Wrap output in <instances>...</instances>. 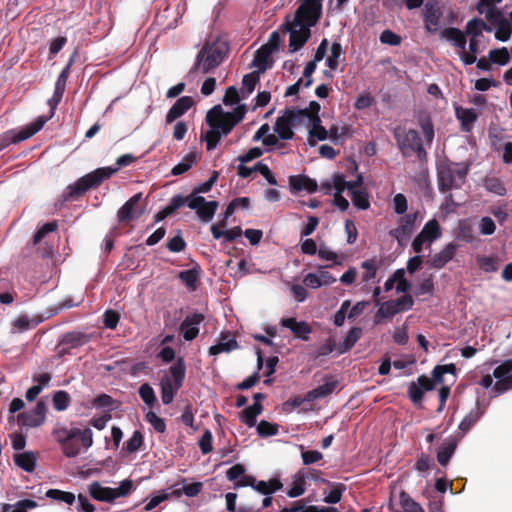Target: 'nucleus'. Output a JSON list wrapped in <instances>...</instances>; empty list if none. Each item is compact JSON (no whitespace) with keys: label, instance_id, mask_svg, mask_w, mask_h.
<instances>
[{"label":"nucleus","instance_id":"a18cd8bd","mask_svg":"<svg viewBox=\"0 0 512 512\" xmlns=\"http://www.w3.org/2000/svg\"><path fill=\"white\" fill-rule=\"evenodd\" d=\"M196 161L197 159L195 154L191 153L185 155L183 159L172 168L171 174L177 176L187 172L190 168H192Z\"/></svg>","mask_w":512,"mask_h":512},{"label":"nucleus","instance_id":"c9c22d12","mask_svg":"<svg viewBox=\"0 0 512 512\" xmlns=\"http://www.w3.org/2000/svg\"><path fill=\"white\" fill-rule=\"evenodd\" d=\"M238 347V343L230 336L223 337L218 343L209 348L210 355H218L220 353H228Z\"/></svg>","mask_w":512,"mask_h":512},{"label":"nucleus","instance_id":"dca6fc26","mask_svg":"<svg viewBox=\"0 0 512 512\" xmlns=\"http://www.w3.org/2000/svg\"><path fill=\"white\" fill-rule=\"evenodd\" d=\"M46 411L47 407L45 402L39 400L33 409L18 414L17 421L20 425L28 428L39 427L45 421Z\"/></svg>","mask_w":512,"mask_h":512},{"label":"nucleus","instance_id":"13d9d810","mask_svg":"<svg viewBox=\"0 0 512 512\" xmlns=\"http://www.w3.org/2000/svg\"><path fill=\"white\" fill-rule=\"evenodd\" d=\"M457 238L463 242L472 243L475 240V236L471 225L466 222L460 223Z\"/></svg>","mask_w":512,"mask_h":512},{"label":"nucleus","instance_id":"8fccbe9b","mask_svg":"<svg viewBox=\"0 0 512 512\" xmlns=\"http://www.w3.org/2000/svg\"><path fill=\"white\" fill-rule=\"evenodd\" d=\"M53 407L57 411H64L70 403V396L66 391L60 390L53 395Z\"/></svg>","mask_w":512,"mask_h":512},{"label":"nucleus","instance_id":"69168bd1","mask_svg":"<svg viewBox=\"0 0 512 512\" xmlns=\"http://www.w3.org/2000/svg\"><path fill=\"white\" fill-rule=\"evenodd\" d=\"M134 485L131 479H125L120 482L119 486L116 488H112L113 494L115 495V499L118 497H125L131 493Z\"/></svg>","mask_w":512,"mask_h":512},{"label":"nucleus","instance_id":"79ce46f5","mask_svg":"<svg viewBox=\"0 0 512 512\" xmlns=\"http://www.w3.org/2000/svg\"><path fill=\"white\" fill-rule=\"evenodd\" d=\"M380 263L376 258L365 260L361 263V268L365 270L362 275V281L369 283L375 279Z\"/></svg>","mask_w":512,"mask_h":512},{"label":"nucleus","instance_id":"9b49d317","mask_svg":"<svg viewBox=\"0 0 512 512\" xmlns=\"http://www.w3.org/2000/svg\"><path fill=\"white\" fill-rule=\"evenodd\" d=\"M48 118L45 116H39L32 123L20 130H9L0 135V152L8 147L10 144L20 143L40 131Z\"/></svg>","mask_w":512,"mask_h":512},{"label":"nucleus","instance_id":"473e14b6","mask_svg":"<svg viewBox=\"0 0 512 512\" xmlns=\"http://www.w3.org/2000/svg\"><path fill=\"white\" fill-rule=\"evenodd\" d=\"M14 463L26 472H33L36 466V457L31 451L18 453L14 456Z\"/></svg>","mask_w":512,"mask_h":512},{"label":"nucleus","instance_id":"c756f323","mask_svg":"<svg viewBox=\"0 0 512 512\" xmlns=\"http://www.w3.org/2000/svg\"><path fill=\"white\" fill-rule=\"evenodd\" d=\"M90 495L98 500L103 502H113L115 500L114 492L111 487H103L99 482H93L89 486Z\"/></svg>","mask_w":512,"mask_h":512},{"label":"nucleus","instance_id":"7c9ffc66","mask_svg":"<svg viewBox=\"0 0 512 512\" xmlns=\"http://www.w3.org/2000/svg\"><path fill=\"white\" fill-rule=\"evenodd\" d=\"M456 117L461 122V129L464 132H470L474 122L477 120V114L474 109L456 108Z\"/></svg>","mask_w":512,"mask_h":512},{"label":"nucleus","instance_id":"20e7f679","mask_svg":"<svg viewBox=\"0 0 512 512\" xmlns=\"http://www.w3.org/2000/svg\"><path fill=\"white\" fill-rule=\"evenodd\" d=\"M136 160L132 154H124L117 158L115 167H101L80 177L76 182L70 184L66 194L70 198H76L91 188L99 186L104 180L110 178L122 167L129 166Z\"/></svg>","mask_w":512,"mask_h":512},{"label":"nucleus","instance_id":"9d476101","mask_svg":"<svg viewBox=\"0 0 512 512\" xmlns=\"http://www.w3.org/2000/svg\"><path fill=\"white\" fill-rule=\"evenodd\" d=\"M394 138L404 157H409L412 153H416L419 160L426 158L427 153L423 147V142L418 131L397 127L394 129Z\"/></svg>","mask_w":512,"mask_h":512},{"label":"nucleus","instance_id":"6e6d98bb","mask_svg":"<svg viewBox=\"0 0 512 512\" xmlns=\"http://www.w3.org/2000/svg\"><path fill=\"white\" fill-rule=\"evenodd\" d=\"M143 443V435L140 431L136 430L132 436L124 443V450L128 453L137 451Z\"/></svg>","mask_w":512,"mask_h":512},{"label":"nucleus","instance_id":"37998d69","mask_svg":"<svg viewBox=\"0 0 512 512\" xmlns=\"http://www.w3.org/2000/svg\"><path fill=\"white\" fill-rule=\"evenodd\" d=\"M310 122V138H315L318 141H325L326 139H328V130H326L325 127L321 125V119L319 116H313Z\"/></svg>","mask_w":512,"mask_h":512},{"label":"nucleus","instance_id":"aec40b11","mask_svg":"<svg viewBox=\"0 0 512 512\" xmlns=\"http://www.w3.org/2000/svg\"><path fill=\"white\" fill-rule=\"evenodd\" d=\"M289 187L292 194L299 193L300 191H306L308 193H314L318 189L316 180L304 175H292L289 177Z\"/></svg>","mask_w":512,"mask_h":512},{"label":"nucleus","instance_id":"39448f33","mask_svg":"<svg viewBox=\"0 0 512 512\" xmlns=\"http://www.w3.org/2000/svg\"><path fill=\"white\" fill-rule=\"evenodd\" d=\"M477 384L484 390H488L491 398L512 390V358L503 361L492 374L483 375Z\"/></svg>","mask_w":512,"mask_h":512},{"label":"nucleus","instance_id":"0e129e2a","mask_svg":"<svg viewBox=\"0 0 512 512\" xmlns=\"http://www.w3.org/2000/svg\"><path fill=\"white\" fill-rule=\"evenodd\" d=\"M213 435L210 430H205L201 438L199 439L198 445L202 452V454L206 455L210 453L213 449L212 446Z\"/></svg>","mask_w":512,"mask_h":512},{"label":"nucleus","instance_id":"e433bc0d","mask_svg":"<svg viewBox=\"0 0 512 512\" xmlns=\"http://www.w3.org/2000/svg\"><path fill=\"white\" fill-rule=\"evenodd\" d=\"M261 403L254 402L253 405L246 407L240 415V419L249 427L256 425V418L262 412Z\"/></svg>","mask_w":512,"mask_h":512},{"label":"nucleus","instance_id":"052dcab7","mask_svg":"<svg viewBox=\"0 0 512 512\" xmlns=\"http://www.w3.org/2000/svg\"><path fill=\"white\" fill-rule=\"evenodd\" d=\"M478 229L481 235H492L496 230L495 222L492 218L484 216L480 219Z\"/></svg>","mask_w":512,"mask_h":512},{"label":"nucleus","instance_id":"4d7b16f0","mask_svg":"<svg viewBox=\"0 0 512 512\" xmlns=\"http://www.w3.org/2000/svg\"><path fill=\"white\" fill-rule=\"evenodd\" d=\"M217 178H218V172L214 171L207 181L194 187L193 191L191 192V195H195L196 197H202L200 194L209 192L211 190L212 186L217 181Z\"/></svg>","mask_w":512,"mask_h":512},{"label":"nucleus","instance_id":"bb28decb","mask_svg":"<svg viewBox=\"0 0 512 512\" xmlns=\"http://www.w3.org/2000/svg\"><path fill=\"white\" fill-rule=\"evenodd\" d=\"M200 267L195 265L189 270H183L178 273V278L185 284L189 291H195L200 278Z\"/></svg>","mask_w":512,"mask_h":512},{"label":"nucleus","instance_id":"bf43d9fd","mask_svg":"<svg viewBox=\"0 0 512 512\" xmlns=\"http://www.w3.org/2000/svg\"><path fill=\"white\" fill-rule=\"evenodd\" d=\"M254 170L259 172L270 185L276 186L278 184L273 172L266 164L257 162L254 165Z\"/></svg>","mask_w":512,"mask_h":512},{"label":"nucleus","instance_id":"5701e85b","mask_svg":"<svg viewBox=\"0 0 512 512\" xmlns=\"http://www.w3.org/2000/svg\"><path fill=\"white\" fill-rule=\"evenodd\" d=\"M457 244L448 243L439 253L431 257L429 263L432 268L441 269L453 259L457 251Z\"/></svg>","mask_w":512,"mask_h":512},{"label":"nucleus","instance_id":"412c9836","mask_svg":"<svg viewBox=\"0 0 512 512\" xmlns=\"http://www.w3.org/2000/svg\"><path fill=\"white\" fill-rule=\"evenodd\" d=\"M323 268L324 267L321 266L318 272L308 273L303 278V284L311 289H318L336 282V278L328 271L323 270Z\"/></svg>","mask_w":512,"mask_h":512},{"label":"nucleus","instance_id":"58836bf2","mask_svg":"<svg viewBox=\"0 0 512 512\" xmlns=\"http://www.w3.org/2000/svg\"><path fill=\"white\" fill-rule=\"evenodd\" d=\"M260 80V73L257 71H253L244 75L242 79V88L241 94L243 98L248 97L255 90L256 85Z\"/></svg>","mask_w":512,"mask_h":512},{"label":"nucleus","instance_id":"49530a36","mask_svg":"<svg viewBox=\"0 0 512 512\" xmlns=\"http://www.w3.org/2000/svg\"><path fill=\"white\" fill-rule=\"evenodd\" d=\"M399 503L404 512H425L419 503L414 501L406 492L399 495Z\"/></svg>","mask_w":512,"mask_h":512},{"label":"nucleus","instance_id":"de8ad7c7","mask_svg":"<svg viewBox=\"0 0 512 512\" xmlns=\"http://www.w3.org/2000/svg\"><path fill=\"white\" fill-rule=\"evenodd\" d=\"M485 22L482 19L474 18L467 22L465 27V34L470 37L480 38L482 36Z\"/></svg>","mask_w":512,"mask_h":512},{"label":"nucleus","instance_id":"cd10ccee","mask_svg":"<svg viewBox=\"0 0 512 512\" xmlns=\"http://www.w3.org/2000/svg\"><path fill=\"white\" fill-rule=\"evenodd\" d=\"M485 413V408L477 401L476 407L473 408L460 422L458 428L467 432Z\"/></svg>","mask_w":512,"mask_h":512},{"label":"nucleus","instance_id":"774afa93","mask_svg":"<svg viewBox=\"0 0 512 512\" xmlns=\"http://www.w3.org/2000/svg\"><path fill=\"white\" fill-rule=\"evenodd\" d=\"M393 208L398 215H403L407 211L408 203L404 194L398 193L393 197Z\"/></svg>","mask_w":512,"mask_h":512},{"label":"nucleus","instance_id":"7ed1b4c3","mask_svg":"<svg viewBox=\"0 0 512 512\" xmlns=\"http://www.w3.org/2000/svg\"><path fill=\"white\" fill-rule=\"evenodd\" d=\"M229 51L228 41L223 36H210L196 55L190 73H209L217 68Z\"/></svg>","mask_w":512,"mask_h":512},{"label":"nucleus","instance_id":"6ab92c4d","mask_svg":"<svg viewBox=\"0 0 512 512\" xmlns=\"http://www.w3.org/2000/svg\"><path fill=\"white\" fill-rule=\"evenodd\" d=\"M434 389L433 381L431 378L421 375L417 378V381L411 382L408 386V395L410 400L414 404H419L423 395L426 391H431Z\"/></svg>","mask_w":512,"mask_h":512},{"label":"nucleus","instance_id":"393cba45","mask_svg":"<svg viewBox=\"0 0 512 512\" xmlns=\"http://www.w3.org/2000/svg\"><path fill=\"white\" fill-rule=\"evenodd\" d=\"M338 382L335 380L327 381L326 383L319 385L318 387L310 390L306 394V401L311 402L317 399H322L333 393L336 389Z\"/></svg>","mask_w":512,"mask_h":512},{"label":"nucleus","instance_id":"a878e982","mask_svg":"<svg viewBox=\"0 0 512 512\" xmlns=\"http://www.w3.org/2000/svg\"><path fill=\"white\" fill-rule=\"evenodd\" d=\"M442 36L456 48L460 49L461 51H465L467 41L465 33L460 29L454 27L446 28L443 31Z\"/></svg>","mask_w":512,"mask_h":512},{"label":"nucleus","instance_id":"09e8293b","mask_svg":"<svg viewBox=\"0 0 512 512\" xmlns=\"http://www.w3.org/2000/svg\"><path fill=\"white\" fill-rule=\"evenodd\" d=\"M351 200L354 206L358 209L366 210L370 206L369 197L367 192L364 190L353 191L351 194Z\"/></svg>","mask_w":512,"mask_h":512},{"label":"nucleus","instance_id":"4468645a","mask_svg":"<svg viewBox=\"0 0 512 512\" xmlns=\"http://www.w3.org/2000/svg\"><path fill=\"white\" fill-rule=\"evenodd\" d=\"M142 199L141 192L129 198L117 211L118 223H126L141 217L145 210V205L141 204Z\"/></svg>","mask_w":512,"mask_h":512},{"label":"nucleus","instance_id":"a19ab883","mask_svg":"<svg viewBox=\"0 0 512 512\" xmlns=\"http://www.w3.org/2000/svg\"><path fill=\"white\" fill-rule=\"evenodd\" d=\"M332 489L330 491H324V502L327 504H336L340 502L343 492L346 490L344 484L341 483H328Z\"/></svg>","mask_w":512,"mask_h":512},{"label":"nucleus","instance_id":"4be33fe9","mask_svg":"<svg viewBox=\"0 0 512 512\" xmlns=\"http://www.w3.org/2000/svg\"><path fill=\"white\" fill-rule=\"evenodd\" d=\"M417 216V213H408L398 220V225L393 231V235L398 241L408 239L410 237L414 230Z\"/></svg>","mask_w":512,"mask_h":512},{"label":"nucleus","instance_id":"603ef678","mask_svg":"<svg viewBox=\"0 0 512 512\" xmlns=\"http://www.w3.org/2000/svg\"><path fill=\"white\" fill-rule=\"evenodd\" d=\"M46 496L51 499L62 501L68 505H72L75 502V495L71 492H65L57 489H50L46 492Z\"/></svg>","mask_w":512,"mask_h":512},{"label":"nucleus","instance_id":"680f3d73","mask_svg":"<svg viewBox=\"0 0 512 512\" xmlns=\"http://www.w3.org/2000/svg\"><path fill=\"white\" fill-rule=\"evenodd\" d=\"M380 42L390 46H399L401 44V36L393 31L386 29L380 34Z\"/></svg>","mask_w":512,"mask_h":512},{"label":"nucleus","instance_id":"3c124183","mask_svg":"<svg viewBox=\"0 0 512 512\" xmlns=\"http://www.w3.org/2000/svg\"><path fill=\"white\" fill-rule=\"evenodd\" d=\"M489 59L492 63L499 65H506L509 62V52L508 49L502 47L500 49H492L489 52Z\"/></svg>","mask_w":512,"mask_h":512},{"label":"nucleus","instance_id":"c85d7f7f","mask_svg":"<svg viewBox=\"0 0 512 512\" xmlns=\"http://www.w3.org/2000/svg\"><path fill=\"white\" fill-rule=\"evenodd\" d=\"M457 447V441L454 438L446 439L440 446L437 453V461L440 465L446 466L453 456Z\"/></svg>","mask_w":512,"mask_h":512},{"label":"nucleus","instance_id":"864d4df0","mask_svg":"<svg viewBox=\"0 0 512 512\" xmlns=\"http://www.w3.org/2000/svg\"><path fill=\"white\" fill-rule=\"evenodd\" d=\"M393 279L395 280L396 291L398 293H406L411 288V283L405 279L404 269H397L393 273Z\"/></svg>","mask_w":512,"mask_h":512},{"label":"nucleus","instance_id":"4c0bfd02","mask_svg":"<svg viewBox=\"0 0 512 512\" xmlns=\"http://www.w3.org/2000/svg\"><path fill=\"white\" fill-rule=\"evenodd\" d=\"M80 433L79 428H66V427H55L53 429V436L55 440L61 445L73 440Z\"/></svg>","mask_w":512,"mask_h":512},{"label":"nucleus","instance_id":"6e6552de","mask_svg":"<svg viewBox=\"0 0 512 512\" xmlns=\"http://www.w3.org/2000/svg\"><path fill=\"white\" fill-rule=\"evenodd\" d=\"M468 166L464 163L441 162L437 166V182L441 192L460 188L466 179Z\"/></svg>","mask_w":512,"mask_h":512},{"label":"nucleus","instance_id":"2f4dec72","mask_svg":"<svg viewBox=\"0 0 512 512\" xmlns=\"http://www.w3.org/2000/svg\"><path fill=\"white\" fill-rule=\"evenodd\" d=\"M478 267L485 273L498 271L500 259L497 255H479L476 257Z\"/></svg>","mask_w":512,"mask_h":512},{"label":"nucleus","instance_id":"5fc2aeb1","mask_svg":"<svg viewBox=\"0 0 512 512\" xmlns=\"http://www.w3.org/2000/svg\"><path fill=\"white\" fill-rule=\"evenodd\" d=\"M139 396L146 405L153 406L157 402L155 392L148 383L139 387Z\"/></svg>","mask_w":512,"mask_h":512},{"label":"nucleus","instance_id":"f03ea898","mask_svg":"<svg viewBox=\"0 0 512 512\" xmlns=\"http://www.w3.org/2000/svg\"><path fill=\"white\" fill-rule=\"evenodd\" d=\"M244 114V105L238 106L232 113H224L220 105L209 110L206 115L209 129L201 135V139L206 142L207 150L215 149L221 137L228 135L233 127L243 119Z\"/></svg>","mask_w":512,"mask_h":512},{"label":"nucleus","instance_id":"c03bdc74","mask_svg":"<svg viewBox=\"0 0 512 512\" xmlns=\"http://www.w3.org/2000/svg\"><path fill=\"white\" fill-rule=\"evenodd\" d=\"M344 54L342 46L338 42H333L330 48V54L326 59V65L331 70H335L339 65V60Z\"/></svg>","mask_w":512,"mask_h":512},{"label":"nucleus","instance_id":"f704fd0d","mask_svg":"<svg viewBox=\"0 0 512 512\" xmlns=\"http://www.w3.org/2000/svg\"><path fill=\"white\" fill-rule=\"evenodd\" d=\"M306 476L304 472L298 471L293 477L291 488L287 491V496L296 498L301 496L306 490Z\"/></svg>","mask_w":512,"mask_h":512},{"label":"nucleus","instance_id":"338daca9","mask_svg":"<svg viewBox=\"0 0 512 512\" xmlns=\"http://www.w3.org/2000/svg\"><path fill=\"white\" fill-rule=\"evenodd\" d=\"M146 420L152 425L155 431L164 433L166 430V423L164 419L158 417L155 412L149 411L146 414Z\"/></svg>","mask_w":512,"mask_h":512},{"label":"nucleus","instance_id":"72a5a7b5","mask_svg":"<svg viewBox=\"0 0 512 512\" xmlns=\"http://www.w3.org/2000/svg\"><path fill=\"white\" fill-rule=\"evenodd\" d=\"M275 52V47L272 49L261 47L255 54L254 59L252 61V66L256 67L257 72L263 73L267 69L268 59L271 54Z\"/></svg>","mask_w":512,"mask_h":512},{"label":"nucleus","instance_id":"f8f14e48","mask_svg":"<svg viewBox=\"0 0 512 512\" xmlns=\"http://www.w3.org/2000/svg\"><path fill=\"white\" fill-rule=\"evenodd\" d=\"M307 110L287 109L283 116L276 119L274 132L280 139L289 140L293 137L292 126L303 120L307 116Z\"/></svg>","mask_w":512,"mask_h":512},{"label":"nucleus","instance_id":"0eeeda50","mask_svg":"<svg viewBox=\"0 0 512 512\" xmlns=\"http://www.w3.org/2000/svg\"><path fill=\"white\" fill-rule=\"evenodd\" d=\"M186 373V366L183 358H178L170 366L160 379L161 400L163 404L168 405L173 402L179 389L182 387Z\"/></svg>","mask_w":512,"mask_h":512},{"label":"nucleus","instance_id":"ddd939ff","mask_svg":"<svg viewBox=\"0 0 512 512\" xmlns=\"http://www.w3.org/2000/svg\"><path fill=\"white\" fill-rule=\"evenodd\" d=\"M413 305L414 300L410 295H404L396 300L386 301L381 304L376 312V322L378 323L379 319L392 318L400 312L409 311L412 309Z\"/></svg>","mask_w":512,"mask_h":512},{"label":"nucleus","instance_id":"1a4fd4ad","mask_svg":"<svg viewBox=\"0 0 512 512\" xmlns=\"http://www.w3.org/2000/svg\"><path fill=\"white\" fill-rule=\"evenodd\" d=\"M502 0H478L477 11L485 15L486 19L496 25L495 38L499 41H507L512 34V25L509 20L503 17L502 12L496 5Z\"/></svg>","mask_w":512,"mask_h":512},{"label":"nucleus","instance_id":"a211bd4d","mask_svg":"<svg viewBox=\"0 0 512 512\" xmlns=\"http://www.w3.org/2000/svg\"><path fill=\"white\" fill-rule=\"evenodd\" d=\"M202 313L194 312L188 314L180 325V331L186 341L194 340L199 334V325L204 321Z\"/></svg>","mask_w":512,"mask_h":512},{"label":"nucleus","instance_id":"e2e57ef3","mask_svg":"<svg viewBox=\"0 0 512 512\" xmlns=\"http://www.w3.org/2000/svg\"><path fill=\"white\" fill-rule=\"evenodd\" d=\"M278 428L279 426L277 424H273L265 420H262L257 425V432L262 437L274 436L278 433Z\"/></svg>","mask_w":512,"mask_h":512},{"label":"nucleus","instance_id":"423d86ee","mask_svg":"<svg viewBox=\"0 0 512 512\" xmlns=\"http://www.w3.org/2000/svg\"><path fill=\"white\" fill-rule=\"evenodd\" d=\"M184 205H187L191 210H195L198 217L203 222L211 221L218 208L217 201H206L204 197H196L191 194L187 197L175 195L166 206L167 212L172 214Z\"/></svg>","mask_w":512,"mask_h":512},{"label":"nucleus","instance_id":"b1692460","mask_svg":"<svg viewBox=\"0 0 512 512\" xmlns=\"http://www.w3.org/2000/svg\"><path fill=\"white\" fill-rule=\"evenodd\" d=\"M194 101L190 96H183L176 100L166 115V122L172 123L177 118L184 115L193 105Z\"/></svg>","mask_w":512,"mask_h":512},{"label":"nucleus","instance_id":"f3484780","mask_svg":"<svg viewBox=\"0 0 512 512\" xmlns=\"http://www.w3.org/2000/svg\"><path fill=\"white\" fill-rule=\"evenodd\" d=\"M442 11L438 0H427L423 8L425 29L436 33L441 26Z\"/></svg>","mask_w":512,"mask_h":512},{"label":"nucleus","instance_id":"ea45409f","mask_svg":"<svg viewBox=\"0 0 512 512\" xmlns=\"http://www.w3.org/2000/svg\"><path fill=\"white\" fill-rule=\"evenodd\" d=\"M362 335V329L360 327H353L349 330L345 339L339 346V354L348 352L360 339Z\"/></svg>","mask_w":512,"mask_h":512},{"label":"nucleus","instance_id":"2eb2a0df","mask_svg":"<svg viewBox=\"0 0 512 512\" xmlns=\"http://www.w3.org/2000/svg\"><path fill=\"white\" fill-rule=\"evenodd\" d=\"M441 230L437 220H429L420 233L414 238L412 248L416 253H420L424 245L430 246L435 240L440 238Z\"/></svg>","mask_w":512,"mask_h":512},{"label":"nucleus","instance_id":"f257e3e1","mask_svg":"<svg viewBox=\"0 0 512 512\" xmlns=\"http://www.w3.org/2000/svg\"><path fill=\"white\" fill-rule=\"evenodd\" d=\"M323 0H302L292 20L286 22L289 32V51L300 50L311 36V27L315 26L322 14Z\"/></svg>","mask_w":512,"mask_h":512}]
</instances>
